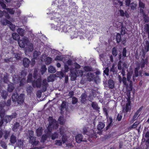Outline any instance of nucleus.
I'll return each mask as SVG.
<instances>
[{
    "label": "nucleus",
    "mask_w": 149,
    "mask_h": 149,
    "mask_svg": "<svg viewBox=\"0 0 149 149\" xmlns=\"http://www.w3.org/2000/svg\"><path fill=\"white\" fill-rule=\"evenodd\" d=\"M132 76V74L130 72H128L127 74V81L130 82V81H132L130 80V79L131 78Z\"/></svg>",
    "instance_id": "bf43d9fd"
},
{
    "label": "nucleus",
    "mask_w": 149,
    "mask_h": 149,
    "mask_svg": "<svg viewBox=\"0 0 149 149\" xmlns=\"http://www.w3.org/2000/svg\"><path fill=\"white\" fill-rule=\"evenodd\" d=\"M43 129L42 127H39L36 131L37 136L40 137L42 136L43 132Z\"/></svg>",
    "instance_id": "f8f14e48"
},
{
    "label": "nucleus",
    "mask_w": 149,
    "mask_h": 149,
    "mask_svg": "<svg viewBox=\"0 0 149 149\" xmlns=\"http://www.w3.org/2000/svg\"><path fill=\"white\" fill-rule=\"evenodd\" d=\"M42 80L40 77L38 78L36 80H33L32 82V85L33 87L34 88H40L42 85Z\"/></svg>",
    "instance_id": "20e7f679"
},
{
    "label": "nucleus",
    "mask_w": 149,
    "mask_h": 149,
    "mask_svg": "<svg viewBox=\"0 0 149 149\" xmlns=\"http://www.w3.org/2000/svg\"><path fill=\"white\" fill-rule=\"evenodd\" d=\"M136 5L134 2L130 4V7L131 9L134 10L136 8Z\"/></svg>",
    "instance_id": "e2e57ef3"
},
{
    "label": "nucleus",
    "mask_w": 149,
    "mask_h": 149,
    "mask_svg": "<svg viewBox=\"0 0 149 149\" xmlns=\"http://www.w3.org/2000/svg\"><path fill=\"white\" fill-rule=\"evenodd\" d=\"M10 134V132L7 130H3V137L5 140L7 139Z\"/></svg>",
    "instance_id": "dca6fc26"
},
{
    "label": "nucleus",
    "mask_w": 149,
    "mask_h": 149,
    "mask_svg": "<svg viewBox=\"0 0 149 149\" xmlns=\"http://www.w3.org/2000/svg\"><path fill=\"white\" fill-rule=\"evenodd\" d=\"M143 20L145 23H148L149 22V17L148 15L144 14L143 15Z\"/></svg>",
    "instance_id": "e433bc0d"
},
{
    "label": "nucleus",
    "mask_w": 149,
    "mask_h": 149,
    "mask_svg": "<svg viewBox=\"0 0 149 149\" xmlns=\"http://www.w3.org/2000/svg\"><path fill=\"white\" fill-rule=\"evenodd\" d=\"M62 142L61 140H58L55 141V144L56 146H61L62 145Z\"/></svg>",
    "instance_id": "a18cd8bd"
},
{
    "label": "nucleus",
    "mask_w": 149,
    "mask_h": 149,
    "mask_svg": "<svg viewBox=\"0 0 149 149\" xmlns=\"http://www.w3.org/2000/svg\"><path fill=\"white\" fill-rule=\"evenodd\" d=\"M38 75V71L36 69H35L33 73V77L35 79L37 78Z\"/></svg>",
    "instance_id": "6e6d98bb"
},
{
    "label": "nucleus",
    "mask_w": 149,
    "mask_h": 149,
    "mask_svg": "<svg viewBox=\"0 0 149 149\" xmlns=\"http://www.w3.org/2000/svg\"><path fill=\"white\" fill-rule=\"evenodd\" d=\"M47 80L48 82L53 81L54 80L53 77L52 75H50L47 78Z\"/></svg>",
    "instance_id": "774afa93"
},
{
    "label": "nucleus",
    "mask_w": 149,
    "mask_h": 149,
    "mask_svg": "<svg viewBox=\"0 0 149 149\" xmlns=\"http://www.w3.org/2000/svg\"><path fill=\"white\" fill-rule=\"evenodd\" d=\"M17 114L16 112L12 113V114L10 115H8V117L12 120L13 118H16Z\"/></svg>",
    "instance_id": "13d9d810"
},
{
    "label": "nucleus",
    "mask_w": 149,
    "mask_h": 149,
    "mask_svg": "<svg viewBox=\"0 0 149 149\" xmlns=\"http://www.w3.org/2000/svg\"><path fill=\"white\" fill-rule=\"evenodd\" d=\"M109 87L111 89L113 88L114 86V83L113 80L109 79L108 81Z\"/></svg>",
    "instance_id": "412c9836"
},
{
    "label": "nucleus",
    "mask_w": 149,
    "mask_h": 149,
    "mask_svg": "<svg viewBox=\"0 0 149 149\" xmlns=\"http://www.w3.org/2000/svg\"><path fill=\"white\" fill-rule=\"evenodd\" d=\"M123 84L125 85V87H128V84L127 82V79L125 77H123L122 80Z\"/></svg>",
    "instance_id": "3c124183"
},
{
    "label": "nucleus",
    "mask_w": 149,
    "mask_h": 149,
    "mask_svg": "<svg viewBox=\"0 0 149 149\" xmlns=\"http://www.w3.org/2000/svg\"><path fill=\"white\" fill-rule=\"evenodd\" d=\"M109 69L108 67L106 68L105 70L104 71V73L107 76L109 75Z\"/></svg>",
    "instance_id": "338daca9"
},
{
    "label": "nucleus",
    "mask_w": 149,
    "mask_h": 149,
    "mask_svg": "<svg viewBox=\"0 0 149 149\" xmlns=\"http://www.w3.org/2000/svg\"><path fill=\"white\" fill-rule=\"evenodd\" d=\"M1 95L3 98L5 99L8 96V93L6 91H3L1 93Z\"/></svg>",
    "instance_id": "2f4dec72"
},
{
    "label": "nucleus",
    "mask_w": 149,
    "mask_h": 149,
    "mask_svg": "<svg viewBox=\"0 0 149 149\" xmlns=\"http://www.w3.org/2000/svg\"><path fill=\"white\" fill-rule=\"evenodd\" d=\"M84 70L86 72H89L93 71V69L91 66H86L84 67Z\"/></svg>",
    "instance_id": "c85d7f7f"
},
{
    "label": "nucleus",
    "mask_w": 149,
    "mask_h": 149,
    "mask_svg": "<svg viewBox=\"0 0 149 149\" xmlns=\"http://www.w3.org/2000/svg\"><path fill=\"white\" fill-rule=\"evenodd\" d=\"M26 46H28V50L29 51L31 52L33 51V45L32 43L29 42V43L28 44V45H26Z\"/></svg>",
    "instance_id": "7c9ffc66"
},
{
    "label": "nucleus",
    "mask_w": 149,
    "mask_h": 149,
    "mask_svg": "<svg viewBox=\"0 0 149 149\" xmlns=\"http://www.w3.org/2000/svg\"><path fill=\"white\" fill-rule=\"evenodd\" d=\"M72 103L73 104H75L78 102V99L75 97H72Z\"/></svg>",
    "instance_id": "09e8293b"
},
{
    "label": "nucleus",
    "mask_w": 149,
    "mask_h": 149,
    "mask_svg": "<svg viewBox=\"0 0 149 149\" xmlns=\"http://www.w3.org/2000/svg\"><path fill=\"white\" fill-rule=\"evenodd\" d=\"M25 81L26 80L25 78H23L22 79H21L19 82V86H23L24 85V84L25 82Z\"/></svg>",
    "instance_id": "8fccbe9b"
},
{
    "label": "nucleus",
    "mask_w": 149,
    "mask_h": 149,
    "mask_svg": "<svg viewBox=\"0 0 149 149\" xmlns=\"http://www.w3.org/2000/svg\"><path fill=\"white\" fill-rule=\"evenodd\" d=\"M32 74L31 73H29L28 77L27 79V82L29 83H31L33 80H32Z\"/></svg>",
    "instance_id": "4c0bfd02"
},
{
    "label": "nucleus",
    "mask_w": 149,
    "mask_h": 149,
    "mask_svg": "<svg viewBox=\"0 0 149 149\" xmlns=\"http://www.w3.org/2000/svg\"><path fill=\"white\" fill-rule=\"evenodd\" d=\"M7 12L11 15L14 14L15 12V10L13 8H7L6 9Z\"/></svg>",
    "instance_id": "c756f323"
},
{
    "label": "nucleus",
    "mask_w": 149,
    "mask_h": 149,
    "mask_svg": "<svg viewBox=\"0 0 149 149\" xmlns=\"http://www.w3.org/2000/svg\"><path fill=\"white\" fill-rule=\"evenodd\" d=\"M13 58L12 57L10 58H6L4 59V61L6 63H8L9 62L13 61Z\"/></svg>",
    "instance_id": "052dcab7"
},
{
    "label": "nucleus",
    "mask_w": 149,
    "mask_h": 149,
    "mask_svg": "<svg viewBox=\"0 0 149 149\" xmlns=\"http://www.w3.org/2000/svg\"><path fill=\"white\" fill-rule=\"evenodd\" d=\"M18 43L19 47L21 48H24L25 45H28L29 40L27 37H24L22 40L18 41Z\"/></svg>",
    "instance_id": "39448f33"
},
{
    "label": "nucleus",
    "mask_w": 149,
    "mask_h": 149,
    "mask_svg": "<svg viewBox=\"0 0 149 149\" xmlns=\"http://www.w3.org/2000/svg\"><path fill=\"white\" fill-rule=\"evenodd\" d=\"M148 63V58H146L145 59L143 58L141 59L140 64V67L141 69L143 68L145 66L146 64L147 65Z\"/></svg>",
    "instance_id": "6e6552de"
},
{
    "label": "nucleus",
    "mask_w": 149,
    "mask_h": 149,
    "mask_svg": "<svg viewBox=\"0 0 149 149\" xmlns=\"http://www.w3.org/2000/svg\"><path fill=\"white\" fill-rule=\"evenodd\" d=\"M47 68H46V65H43L42 66L41 68V71L42 74L45 72L47 71Z\"/></svg>",
    "instance_id": "37998d69"
},
{
    "label": "nucleus",
    "mask_w": 149,
    "mask_h": 149,
    "mask_svg": "<svg viewBox=\"0 0 149 149\" xmlns=\"http://www.w3.org/2000/svg\"><path fill=\"white\" fill-rule=\"evenodd\" d=\"M83 134H84L87 135L89 137L93 138L95 139L97 137V133L93 129H91L90 131H88L86 128H84L83 129Z\"/></svg>",
    "instance_id": "7ed1b4c3"
},
{
    "label": "nucleus",
    "mask_w": 149,
    "mask_h": 149,
    "mask_svg": "<svg viewBox=\"0 0 149 149\" xmlns=\"http://www.w3.org/2000/svg\"><path fill=\"white\" fill-rule=\"evenodd\" d=\"M52 61V58L50 57H47L46 60V63L47 64H50Z\"/></svg>",
    "instance_id": "603ef678"
},
{
    "label": "nucleus",
    "mask_w": 149,
    "mask_h": 149,
    "mask_svg": "<svg viewBox=\"0 0 149 149\" xmlns=\"http://www.w3.org/2000/svg\"><path fill=\"white\" fill-rule=\"evenodd\" d=\"M48 138H50L49 135L48 134L47 135L46 134L43 135L42 136L40 142L42 143H44Z\"/></svg>",
    "instance_id": "b1692460"
},
{
    "label": "nucleus",
    "mask_w": 149,
    "mask_h": 149,
    "mask_svg": "<svg viewBox=\"0 0 149 149\" xmlns=\"http://www.w3.org/2000/svg\"><path fill=\"white\" fill-rule=\"evenodd\" d=\"M18 34L21 36H23L24 34L25 30L22 28H19L17 31Z\"/></svg>",
    "instance_id": "4be33fe9"
},
{
    "label": "nucleus",
    "mask_w": 149,
    "mask_h": 149,
    "mask_svg": "<svg viewBox=\"0 0 149 149\" xmlns=\"http://www.w3.org/2000/svg\"><path fill=\"white\" fill-rule=\"evenodd\" d=\"M58 120L60 125H63L64 123V120H63V118L61 116H60Z\"/></svg>",
    "instance_id": "49530a36"
},
{
    "label": "nucleus",
    "mask_w": 149,
    "mask_h": 149,
    "mask_svg": "<svg viewBox=\"0 0 149 149\" xmlns=\"http://www.w3.org/2000/svg\"><path fill=\"white\" fill-rule=\"evenodd\" d=\"M91 106L93 109L96 111H98L100 108L98 107L97 103L95 102H92L91 104Z\"/></svg>",
    "instance_id": "6ab92c4d"
},
{
    "label": "nucleus",
    "mask_w": 149,
    "mask_h": 149,
    "mask_svg": "<svg viewBox=\"0 0 149 149\" xmlns=\"http://www.w3.org/2000/svg\"><path fill=\"white\" fill-rule=\"evenodd\" d=\"M48 71L49 73H54L56 72V70L52 66H50L48 68Z\"/></svg>",
    "instance_id": "a878e982"
},
{
    "label": "nucleus",
    "mask_w": 149,
    "mask_h": 149,
    "mask_svg": "<svg viewBox=\"0 0 149 149\" xmlns=\"http://www.w3.org/2000/svg\"><path fill=\"white\" fill-rule=\"evenodd\" d=\"M33 88L31 86H29L27 88V91L28 93H31L32 92Z\"/></svg>",
    "instance_id": "0e129e2a"
},
{
    "label": "nucleus",
    "mask_w": 149,
    "mask_h": 149,
    "mask_svg": "<svg viewBox=\"0 0 149 149\" xmlns=\"http://www.w3.org/2000/svg\"><path fill=\"white\" fill-rule=\"evenodd\" d=\"M87 80L89 81H91L93 80L94 74L91 72H88L86 74Z\"/></svg>",
    "instance_id": "9b49d317"
},
{
    "label": "nucleus",
    "mask_w": 149,
    "mask_h": 149,
    "mask_svg": "<svg viewBox=\"0 0 149 149\" xmlns=\"http://www.w3.org/2000/svg\"><path fill=\"white\" fill-rule=\"evenodd\" d=\"M139 76V71L137 70V69H134V74L133 75L132 78L134 81H135V77H137Z\"/></svg>",
    "instance_id": "5701e85b"
},
{
    "label": "nucleus",
    "mask_w": 149,
    "mask_h": 149,
    "mask_svg": "<svg viewBox=\"0 0 149 149\" xmlns=\"http://www.w3.org/2000/svg\"><path fill=\"white\" fill-rule=\"evenodd\" d=\"M18 96V94L17 92L13 93L12 96V98L13 101V102L17 101Z\"/></svg>",
    "instance_id": "aec40b11"
},
{
    "label": "nucleus",
    "mask_w": 149,
    "mask_h": 149,
    "mask_svg": "<svg viewBox=\"0 0 149 149\" xmlns=\"http://www.w3.org/2000/svg\"><path fill=\"white\" fill-rule=\"evenodd\" d=\"M121 34L120 33H117L116 36V42L117 43H119L121 42Z\"/></svg>",
    "instance_id": "72a5a7b5"
},
{
    "label": "nucleus",
    "mask_w": 149,
    "mask_h": 149,
    "mask_svg": "<svg viewBox=\"0 0 149 149\" xmlns=\"http://www.w3.org/2000/svg\"><path fill=\"white\" fill-rule=\"evenodd\" d=\"M15 88L14 85L12 83H10L8 84V86L7 90L8 92H12L13 91Z\"/></svg>",
    "instance_id": "f3484780"
},
{
    "label": "nucleus",
    "mask_w": 149,
    "mask_h": 149,
    "mask_svg": "<svg viewBox=\"0 0 149 149\" xmlns=\"http://www.w3.org/2000/svg\"><path fill=\"white\" fill-rule=\"evenodd\" d=\"M27 139L29 143L33 146H36L38 144L39 141L36 140V137L34 136V132L31 130H29L27 133Z\"/></svg>",
    "instance_id": "f03ea898"
},
{
    "label": "nucleus",
    "mask_w": 149,
    "mask_h": 149,
    "mask_svg": "<svg viewBox=\"0 0 149 149\" xmlns=\"http://www.w3.org/2000/svg\"><path fill=\"white\" fill-rule=\"evenodd\" d=\"M139 6L140 8H144L145 7V4L142 2L140 1L139 3Z\"/></svg>",
    "instance_id": "69168bd1"
},
{
    "label": "nucleus",
    "mask_w": 149,
    "mask_h": 149,
    "mask_svg": "<svg viewBox=\"0 0 149 149\" xmlns=\"http://www.w3.org/2000/svg\"><path fill=\"white\" fill-rule=\"evenodd\" d=\"M122 118V113H120L118 114L116 118V121H120L121 120Z\"/></svg>",
    "instance_id": "ea45409f"
},
{
    "label": "nucleus",
    "mask_w": 149,
    "mask_h": 149,
    "mask_svg": "<svg viewBox=\"0 0 149 149\" xmlns=\"http://www.w3.org/2000/svg\"><path fill=\"white\" fill-rule=\"evenodd\" d=\"M0 4L1 6L3 9L6 10L7 8H6V4L3 2H0Z\"/></svg>",
    "instance_id": "5fc2aeb1"
},
{
    "label": "nucleus",
    "mask_w": 149,
    "mask_h": 149,
    "mask_svg": "<svg viewBox=\"0 0 149 149\" xmlns=\"http://www.w3.org/2000/svg\"><path fill=\"white\" fill-rule=\"evenodd\" d=\"M30 62L29 60L27 58H24L23 60V64L25 68H28L29 66Z\"/></svg>",
    "instance_id": "9d476101"
},
{
    "label": "nucleus",
    "mask_w": 149,
    "mask_h": 149,
    "mask_svg": "<svg viewBox=\"0 0 149 149\" xmlns=\"http://www.w3.org/2000/svg\"><path fill=\"white\" fill-rule=\"evenodd\" d=\"M107 122L108 123V125L105 128L106 130H108L110 127L112 125L113 123V119L112 117H109V118L107 120Z\"/></svg>",
    "instance_id": "1a4fd4ad"
},
{
    "label": "nucleus",
    "mask_w": 149,
    "mask_h": 149,
    "mask_svg": "<svg viewBox=\"0 0 149 149\" xmlns=\"http://www.w3.org/2000/svg\"><path fill=\"white\" fill-rule=\"evenodd\" d=\"M11 119L8 116H6L4 118V121L6 123V124L8 123V122L10 121Z\"/></svg>",
    "instance_id": "c03bdc74"
},
{
    "label": "nucleus",
    "mask_w": 149,
    "mask_h": 149,
    "mask_svg": "<svg viewBox=\"0 0 149 149\" xmlns=\"http://www.w3.org/2000/svg\"><path fill=\"white\" fill-rule=\"evenodd\" d=\"M127 50L125 47L123 49L122 51V55L124 57H127L126 56Z\"/></svg>",
    "instance_id": "4d7b16f0"
},
{
    "label": "nucleus",
    "mask_w": 149,
    "mask_h": 149,
    "mask_svg": "<svg viewBox=\"0 0 149 149\" xmlns=\"http://www.w3.org/2000/svg\"><path fill=\"white\" fill-rule=\"evenodd\" d=\"M149 50V42L148 41H146L145 45L144 46V51L145 52H147Z\"/></svg>",
    "instance_id": "473e14b6"
},
{
    "label": "nucleus",
    "mask_w": 149,
    "mask_h": 149,
    "mask_svg": "<svg viewBox=\"0 0 149 149\" xmlns=\"http://www.w3.org/2000/svg\"><path fill=\"white\" fill-rule=\"evenodd\" d=\"M49 123V125L47 127V129L49 132H51L52 129H57L58 128V125L57 121L54 119L52 116H49L48 119Z\"/></svg>",
    "instance_id": "f257e3e1"
},
{
    "label": "nucleus",
    "mask_w": 149,
    "mask_h": 149,
    "mask_svg": "<svg viewBox=\"0 0 149 149\" xmlns=\"http://www.w3.org/2000/svg\"><path fill=\"white\" fill-rule=\"evenodd\" d=\"M13 38L15 40H17L18 38V36L16 33H14L12 35Z\"/></svg>",
    "instance_id": "864d4df0"
},
{
    "label": "nucleus",
    "mask_w": 149,
    "mask_h": 149,
    "mask_svg": "<svg viewBox=\"0 0 149 149\" xmlns=\"http://www.w3.org/2000/svg\"><path fill=\"white\" fill-rule=\"evenodd\" d=\"M68 140V138L65 135H63L61 138V141L63 144L65 143Z\"/></svg>",
    "instance_id": "58836bf2"
},
{
    "label": "nucleus",
    "mask_w": 149,
    "mask_h": 149,
    "mask_svg": "<svg viewBox=\"0 0 149 149\" xmlns=\"http://www.w3.org/2000/svg\"><path fill=\"white\" fill-rule=\"evenodd\" d=\"M20 126L19 123L17 122L15 123L13 126L12 130L14 132H16L17 129L19 128Z\"/></svg>",
    "instance_id": "2eb2a0df"
},
{
    "label": "nucleus",
    "mask_w": 149,
    "mask_h": 149,
    "mask_svg": "<svg viewBox=\"0 0 149 149\" xmlns=\"http://www.w3.org/2000/svg\"><path fill=\"white\" fill-rule=\"evenodd\" d=\"M115 69V66L114 65H113L109 70L110 73L111 74V75L114 74L116 73Z\"/></svg>",
    "instance_id": "f704fd0d"
},
{
    "label": "nucleus",
    "mask_w": 149,
    "mask_h": 149,
    "mask_svg": "<svg viewBox=\"0 0 149 149\" xmlns=\"http://www.w3.org/2000/svg\"><path fill=\"white\" fill-rule=\"evenodd\" d=\"M105 124L102 122H99L97 125V129L100 131L104 127Z\"/></svg>",
    "instance_id": "393cba45"
},
{
    "label": "nucleus",
    "mask_w": 149,
    "mask_h": 149,
    "mask_svg": "<svg viewBox=\"0 0 149 149\" xmlns=\"http://www.w3.org/2000/svg\"><path fill=\"white\" fill-rule=\"evenodd\" d=\"M66 105V102L63 101L62 102V104H61V109H63L65 108Z\"/></svg>",
    "instance_id": "680f3d73"
},
{
    "label": "nucleus",
    "mask_w": 149,
    "mask_h": 149,
    "mask_svg": "<svg viewBox=\"0 0 149 149\" xmlns=\"http://www.w3.org/2000/svg\"><path fill=\"white\" fill-rule=\"evenodd\" d=\"M127 30L126 27L122 24L120 29V33L122 35H124L126 33Z\"/></svg>",
    "instance_id": "cd10ccee"
},
{
    "label": "nucleus",
    "mask_w": 149,
    "mask_h": 149,
    "mask_svg": "<svg viewBox=\"0 0 149 149\" xmlns=\"http://www.w3.org/2000/svg\"><path fill=\"white\" fill-rule=\"evenodd\" d=\"M56 1H57L58 3V8H60V7L61 6H63V5L64 3L63 0H56Z\"/></svg>",
    "instance_id": "a19ab883"
},
{
    "label": "nucleus",
    "mask_w": 149,
    "mask_h": 149,
    "mask_svg": "<svg viewBox=\"0 0 149 149\" xmlns=\"http://www.w3.org/2000/svg\"><path fill=\"white\" fill-rule=\"evenodd\" d=\"M126 88L129 91H132V81H130L129 85H128V87Z\"/></svg>",
    "instance_id": "79ce46f5"
},
{
    "label": "nucleus",
    "mask_w": 149,
    "mask_h": 149,
    "mask_svg": "<svg viewBox=\"0 0 149 149\" xmlns=\"http://www.w3.org/2000/svg\"><path fill=\"white\" fill-rule=\"evenodd\" d=\"M24 95L21 94L18 97L17 101L18 104H23L24 102Z\"/></svg>",
    "instance_id": "0eeeda50"
},
{
    "label": "nucleus",
    "mask_w": 149,
    "mask_h": 149,
    "mask_svg": "<svg viewBox=\"0 0 149 149\" xmlns=\"http://www.w3.org/2000/svg\"><path fill=\"white\" fill-rule=\"evenodd\" d=\"M83 136L81 134H78L75 137V140L78 143H80L82 141Z\"/></svg>",
    "instance_id": "ddd939ff"
},
{
    "label": "nucleus",
    "mask_w": 149,
    "mask_h": 149,
    "mask_svg": "<svg viewBox=\"0 0 149 149\" xmlns=\"http://www.w3.org/2000/svg\"><path fill=\"white\" fill-rule=\"evenodd\" d=\"M112 54L115 57L117 55V50L116 48L113 47V48Z\"/></svg>",
    "instance_id": "de8ad7c7"
},
{
    "label": "nucleus",
    "mask_w": 149,
    "mask_h": 149,
    "mask_svg": "<svg viewBox=\"0 0 149 149\" xmlns=\"http://www.w3.org/2000/svg\"><path fill=\"white\" fill-rule=\"evenodd\" d=\"M5 114V111L4 109H1L0 111V119H4Z\"/></svg>",
    "instance_id": "c9c22d12"
},
{
    "label": "nucleus",
    "mask_w": 149,
    "mask_h": 149,
    "mask_svg": "<svg viewBox=\"0 0 149 149\" xmlns=\"http://www.w3.org/2000/svg\"><path fill=\"white\" fill-rule=\"evenodd\" d=\"M10 142L12 144H14L17 142L16 137L13 134H12L10 137Z\"/></svg>",
    "instance_id": "4468645a"
},
{
    "label": "nucleus",
    "mask_w": 149,
    "mask_h": 149,
    "mask_svg": "<svg viewBox=\"0 0 149 149\" xmlns=\"http://www.w3.org/2000/svg\"><path fill=\"white\" fill-rule=\"evenodd\" d=\"M131 109V104H126L125 106L123 108V112L124 113V116H125L130 111Z\"/></svg>",
    "instance_id": "423d86ee"
},
{
    "label": "nucleus",
    "mask_w": 149,
    "mask_h": 149,
    "mask_svg": "<svg viewBox=\"0 0 149 149\" xmlns=\"http://www.w3.org/2000/svg\"><path fill=\"white\" fill-rule=\"evenodd\" d=\"M86 95L85 93H84L81 94V103L84 104L85 102H86Z\"/></svg>",
    "instance_id": "bb28decb"
},
{
    "label": "nucleus",
    "mask_w": 149,
    "mask_h": 149,
    "mask_svg": "<svg viewBox=\"0 0 149 149\" xmlns=\"http://www.w3.org/2000/svg\"><path fill=\"white\" fill-rule=\"evenodd\" d=\"M58 133L56 132H54L51 135H49L50 136V137H51V139L54 140L56 138H58Z\"/></svg>",
    "instance_id": "a211bd4d"
}]
</instances>
